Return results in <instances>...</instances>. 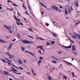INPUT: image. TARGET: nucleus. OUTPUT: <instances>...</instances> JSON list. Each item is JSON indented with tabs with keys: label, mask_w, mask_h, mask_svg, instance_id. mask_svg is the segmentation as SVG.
<instances>
[{
	"label": "nucleus",
	"mask_w": 80,
	"mask_h": 80,
	"mask_svg": "<svg viewBox=\"0 0 80 80\" xmlns=\"http://www.w3.org/2000/svg\"><path fill=\"white\" fill-rule=\"evenodd\" d=\"M73 8H72V6H71L70 7V8H68V12L69 13H70L71 12H72V10H73Z\"/></svg>",
	"instance_id": "obj_3"
},
{
	"label": "nucleus",
	"mask_w": 80,
	"mask_h": 80,
	"mask_svg": "<svg viewBox=\"0 0 80 80\" xmlns=\"http://www.w3.org/2000/svg\"><path fill=\"white\" fill-rule=\"evenodd\" d=\"M16 40V39L14 38L13 40H12V42H15Z\"/></svg>",
	"instance_id": "obj_43"
},
{
	"label": "nucleus",
	"mask_w": 80,
	"mask_h": 80,
	"mask_svg": "<svg viewBox=\"0 0 80 80\" xmlns=\"http://www.w3.org/2000/svg\"><path fill=\"white\" fill-rule=\"evenodd\" d=\"M72 75L73 77H77V76L74 74V72H72Z\"/></svg>",
	"instance_id": "obj_21"
},
{
	"label": "nucleus",
	"mask_w": 80,
	"mask_h": 80,
	"mask_svg": "<svg viewBox=\"0 0 80 80\" xmlns=\"http://www.w3.org/2000/svg\"><path fill=\"white\" fill-rule=\"evenodd\" d=\"M72 53H74V54L75 55H77V53H76V52H72Z\"/></svg>",
	"instance_id": "obj_44"
},
{
	"label": "nucleus",
	"mask_w": 80,
	"mask_h": 80,
	"mask_svg": "<svg viewBox=\"0 0 80 80\" xmlns=\"http://www.w3.org/2000/svg\"><path fill=\"white\" fill-rule=\"evenodd\" d=\"M9 10L10 11H12L13 12V9H10Z\"/></svg>",
	"instance_id": "obj_49"
},
{
	"label": "nucleus",
	"mask_w": 80,
	"mask_h": 80,
	"mask_svg": "<svg viewBox=\"0 0 80 80\" xmlns=\"http://www.w3.org/2000/svg\"><path fill=\"white\" fill-rule=\"evenodd\" d=\"M14 6V7H18V6L17 5H16L15 4L13 3L12 4Z\"/></svg>",
	"instance_id": "obj_32"
},
{
	"label": "nucleus",
	"mask_w": 80,
	"mask_h": 80,
	"mask_svg": "<svg viewBox=\"0 0 80 80\" xmlns=\"http://www.w3.org/2000/svg\"><path fill=\"white\" fill-rule=\"evenodd\" d=\"M52 62L53 63H57V62L55 61H52Z\"/></svg>",
	"instance_id": "obj_30"
},
{
	"label": "nucleus",
	"mask_w": 80,
	"mask_h": 80,
	"mask_svg": "<svg viewBox=\"0 0 80 80\" xmlns=\"http://www.w3.org/2000/svg\"><path fill=\"white\" fill-rule=\"evenodd\" d=\"M59 7V8H62V6H60Z\"/></svg>",
	"instance_id": "obj_64"
},
{
	"label": "nucleus",
	"mask_w": 80,
	"mask_h": 80,
	"mask_svg": "<svg viewBox=\"0 0 80 80\" xmlns=\"http://www.w3.org/2000/svg\"><path fill=\"white\" fill-rule=\"evenodd\" d=\"M8 64L9 65H11V63H10V62H8Z\"/></svg>",
	"instance_id": "obj_41"
},
{
	"label": "nucleus",
	"mask_w": 80,
	"mask_h": 80,
	"mask_svg": "<svg viewBox=\"0 0 80 80\" xmlns=\"http://www.w3.org/2000/svg\"><path fill=\"white\" fill-rule=\"evenodd\" d=\"M22 42L23 43L27 44H30V43L28 41H27V40H22Z\"/></svg>",
	"instance_id": "obj_2"
},
{
	"label": "nucleus",
	"mask_w": 80,
	"mask_h": 80,
	"mask_svg": "<svg viewBox=\"0 0 80 80\" xmlns=\"http://www.w3.org/2000/svg\"><path fill=\"white\" fill-rule=\"evenodd\" d=\"M19 68L20 69H21V70H23V68L22 67H19Z\"/></svg>",
	"instance_id": "obj_53"
},
{
	"label": "nucleus",
	"mask_w": 80,
	"mask_h": 80,
	"mask_svg": "<svg viewBox=\"0 0 80 80\" xmlns=\"http://www.w3.org/2000/svg\"><path fill=\"white\" fill-rule=\"evenodd\" d=\"M9 33H12V32H13L12 31V30H9Z\"/></svg>",
	"instance_id": "obj_38"
},
{
	"label": "nucleus",
	"mask_w": 80,
	"mask_h": 80,
	"mask_svg": "<svg viewBox=\"0 0 80 80\" xmlns=\"http://www.w3.org/2000/svg\"><path fill=\"white\" fill-rule=\"evenodd\" d=\"M72 47L73 51H74L76 50L75 49V46L74 45H72Z\"/></svg>",
	"instance_id": "obj_11"
},
{
	"label": "nucleus",
	"mask_w": 80,
	"mask_h": 80,
	"mask_svg": "<svg viewBox=\"0 0 80 80\" xmlns=\"http://www.w3.org/2000/svg\"><path fill=\"white\" fill-rule=\"evenodd\" d=\"M20 25H23V23H22L20 22Z\"/></svg>",
	"instance_id": "obj_58"
},
{
	"label": "nucleus",
	"mask_w": 80,
	"mask_h": 80,
	"mask_svg": "<svg viewBox=\"0 0 80 80\" xmlns=\"http://www.w3.org/2000/svg\"><path fill=\"white\" fill-rule=\"evenodd\" d=\"M52 35H53V36L54 37H57V34H55V33H53L52 34Z\"/></svg>",
	"instance_id": "obj_20"
},
{
	"label": "nucleus",
	"mask_w": 80,
	"mask_h": 80,
	"mask_svg": "<svg viewBox=\"0 0 80 80\" xmlns=\"http://www.w3.org/2000/svg\"><path fill=\"white\" fill-rule=\"evenodd\" d=\"M23 20H25V21H29L28 20H26L25 18H24Z\"/></svg>",
	"instance_id": "obj_55"
},
{
	"label": "nucleus",
	"mask_w": 80,
	"mask_h": 80,
	"mask_svg": "<svg viewBox=\"0 0 80 80\" xmlns=\"http://www.w3.org/2000/svg\"><path fill=\"white\" fill-rule=\"evenodd\" d=\"M67 63L68 65H72V63H70V62H67Z\"/></svg>",
	"instance_id": "obj_33"
},
{
	"label": "nucleus",
	"mask_w": 80,
	"mask_h": 80,
	"mask_svg": "<svg viewBox=\"0 0 80 80\" xmlns=\"http://www.w3.org/2000/svg\"><path fill=\"white\" fill-rule=\"evenodd\" d=\"M72 38H74V39H77V37L75 36V35H72Z\"/></svg>",
	"instance_id": "obj_18"
},
{
	"label": "nucleus",
	"mask_w": 80,
	"mask_h": 80,
	"mask_svg": "<svg viewBox=\"0 0 80 80\" xmlns=\"http://www.w3.org/2000/svg\"><path fill=\"white\" fill-rule=\"evenodd\" d=\"M26 52L28 53H30L31 55H32L33 57H35V55L33 54V53H32L31 52H30L29 51H26Z\"/></svg>",
	"instance_id": "obj_4"
},
{
	"label": "nucleus",
	"mask_w": 80,
	"mask_h": 80,
	"mask_svg": "<svg viewBox=\"0 0 80 80\" xmlns=\"http://www.w3.org/2000/svg\"><path fill=\"white\" fill-rule=\"evenodd\" d=\"M27 36L28 37H29V38H34L33 37V36H32L30 35H27Z\"/></svg>",
	"instance_id": "obj_23"
},
{
	"label": "nucleus",
	"mask_w": 80,
	"mask_h": 80,
	"mask_svg": "<svg viewBox=\"0 0 80 80\" xmlns=\"http://www.w3.org/2000/svg\"><path fill=\"white\" fill-rule=\"evenodd\" d=\"M59 52H58V53L59 54H61V52H60V50H59Z\"/></svg>",
	"instance_id": "obj_51"
},
{
	"label": "nucleus",
	"mask_w": 80,
	"mask_h": 80,
	"mask_svg": "<svg viewBox=\"0 0 80 80\" xmlns=\"http://www.w3.org/2000/svg\"><path fill=\"white\" fill-rule=\"evenodd\" d=\"M37 38L38 39V38H39L41 40H42L44 41V40H45V39H43V38H39L38 37H37Z\"/></svg>",
	"instance_id": "obj_15"
},
{
	"label": "nucleus",
	"mask_w": 80,
	"mask_h": 80,
	"mask_svg": "<svg viewBox=\"0 0 80 80\" xmlns=\"http://www.w3.org/2000/svg\"><path fill=\"white\" fill-rule=\"evenodd\" d=\"M41 60H40L39 62H38V64H39V63H41Z\"/></svg>",
	"instance_id": "obj_46"
},
{
	"label": "nucleus",
	"mask_w": 80,
	"mask_h": 80,
	"mask_svg": "<svg viewBox=\"0 0 80 80\" xmlns=\"http://www.w3.org/2000/svg\"><path fill=\"white\" fill-rule=\"evenodd\" d=\"M39 48H40V49H41V50H42L43 52H44V49H43V47H42V46L41 45L39 47Z\"/></svg>",
	"instance_id": "obj_17"
},
{
	"label": "nucleus",
	"mask_w": 80,
	"mask_h": 80,
	"mask_svg": "<svg viewBox=\"0 0 80 80\" xmlns=\"http://www.w3.org/2000/svg\"><path fill=\"white\" fill-rule=\"evenodd\" d=\"M63 47H64V48H71V47H72V46L71 45H70L68 47H66L64 46H63Z\"/></svg>",
	"instance_id": "obj_10"
},
{
	"label": "nucleus",
	"mask_w": 80,
	"mask_h": 80,
	"mask_svg": "<svg viewBox=\"0 0 80 80\" xmlns=\"http://www.w3.org/2000/svg\"><path fill=\"white\" fill-rule=\"evenodd\" d=\"M55 59H56V60H58V61H59V59H58L57 58H56Z\"/></svg>",
	"instance_id": "obj_59"
},
{
	"label": "nucleus",
	"mask_w": 80,
	"mask_h": 80,
	"mask_svg": "<svg viewBox=\"0 0 80 80\" xmlns=\"http://www.w3.org/2000/svg\"><path fill=\"white\" fill-rule=\"evenodd\" d=\"M18 62L19 64H22V61L21 60H19Z\"/></svg>",
	"instance_id": "obj_19"
},
{
	"label": "nucleus",
	"mask_w": 80,
	"mask_h": 80,
	"mask_svg": "<svg viewBox=\"0 0 80 80\" xmlns=\"http://www.w3.org/2000/svg\"><path fill=\"white\" fill-rule=\"evenodd\" d=\"M48 25H49V24H48V23H47L46 24V26H48Z\"/></svg>",
	"instance_id": "obj_60"
},
{
	"label": "nucleus",
	"mask_w": 80,
	"mask_h": 80,
	"mask_svg": "<svg viewBox=\"0 0 80 80\" xmlns=\"http://www.w3.org/2000/svg\"><path fill=\"white\" fill-rule=\"evenodd\" d=\"M4 26L5 27V28H6V29H8V30H10V28L9 27H8L6 25H4Z\"/></svg>",
	"instance_id": "obj_8"
},
{
	"label": "nucleus",
	"mask_w": 80,
	"mask_h": 80,
	"mask_svg": "<svg viewBox=\"0 0 80 80\" xmlns=\"http://www.w3.org/2000/svg\"><path fill=\"white\" fill-rule=\"evenodd\" d=\"M17 35V37H18V38H20V35Z\"/></svg>",
	"instance_id": "obj_57"
},
{
	"label": "nucleus",
	"mask_w": 80,
	"mask_h": 80,
	"mask_svg": "<svg viewBox=\"0 0 80 80\" xmlns=\"http://www.w3.org/2000/svg\"><path fill=\"white\" fill-rule=\"evenodd\" d=\"M16 23L18 25H20V23H19L17 21Z\"/></svg>",
	"instance_id": "obj_34"
},
{
	"label": "nucleus",
	"mask_w": 80,
	"mask_h": 80,
	"mask_svg": "<svg viewBox=\"0 0 80 80\" xmlns=\"http://www.w3.org/2000/svg\"><path fill=\"white\" fill-rule=\"evenodd\" d=\"M14 73H16V74H18V75H21V73H18L15 72H14Z\"/></svg>",
	"instance_id": "obj_28"
},
{
	"label": "nucleus",
	"mask_w": 80,
	"mask_h": 80,
	"mask_svg": "<svg viewBox=\"0 0 80 80\" xmlns=\"http://www.w3.org/2000/svg\"><path fill=\"white\" fill-rule=\"evenodd\" d=\"M15 20H16L17 21H17H18V22H20V20H21L20 19H19L18 18H16V19H15Z\"/></svg>",
	"instance_id": "obj_27"
},
{
	"label": "nucleus",
	"mask_w": 80,
	"mask_h": 80,
	"mask_svg": "<svg viewBox=\"0 0 80 80\" xmlns=\"http://www.w3.org/2000/svg\"><path fill=\"white\" fill-rule=\"evenodd\" d=\"M25 13H26V14H27V15H29V14H28V12H26Z\"/></svg>",
	"instance_id": "obj_56"
},
{
	"label": "nucleus",
	"mask_w": 80,
	"mask_h": 80,
	"mask_svg": "<svg viewBox=\"0 0 80 80\" xmlns=\"http://www.w3.org/2000/svg\"><path fill=\"white\" fill-rule=\"evenodd\" d=\"M5 53L7 55H8L9 56V57L10 59H12V58H14V56L12 55V54L9 53V52H6Z\"/></svg>",
	"instance_id": "obj_1"
},
{
	"label": "nucleus",
	"mask_w": 80,
	"mask_h": 80,
	"mask_svg": "<svg viewBox=\"0 0 80 80\" xmlns=\"http://www.w3.org/2000/svg\"><path fill=\"white\" fill-rule=\"evenodd\" d=\"M21 48L22 51H24V50H25V48L22 47Z\"/></svg>",
	"instance_id": "obj_24"
},
{
	"label": "nucleus",
	"mask_w": 80,
	"mask_h": 80,
	"mask_svg": "<svg viewBox=\"0 0 80 80\" xmlns=\"http://www.w3.org/2000/svg\"><path fill=\"white\" fill-rule=\"evenodd\" d=\"M48 80H52V78H51V77L49 76H48Z\"/></svg>",
	"instance_id": "obj_22"
},
{
	"label": "nucleus",
	"mask_w": 80,
	"mask_h": 80,
	"mask_svg": "<svg viewBox=\"0 0 80 80\" xmlns=\"http://www.w3.org/2000/svg\"><path fill=\"white\" fill-rule=\"evenodd\" d=\"M38 52H39V53H40V54H42V52H41V50H40L38 51Z\"/></svg>",
	"instance_id": "obj_31"
},
{
	"label": "nucleus",
	"mask_w": 80,
	"mask_h": 80,
	"mask_svg": "<svg viewBox=\"0 0 80 80\" xmlns=\"http://www.w3.org/2000/svg\"><path fill=\"white\" fill-rule=\"evenodd\" d=\"M51 43H52V44H54V43H55V41H53L51 42Z\"/></svg>",
	"instance_id": "obj_40"
},
{
	"label": "nucleus",
	"mask_w": 80,
	"mask_h": 80,
	"mask_svg": "<svg viewBox=\"0 0 80 80\" xmlns=\"http://www.w3.org/2000/svg\"><path fill=\"white\" fill-rule=\"evenodd\" d=\"M23 62L24 63H26V60H24L23 61Z\"/></svg>",
	"instance_id": "obj_45"
},
{
	"label": "nucleus",
	"mask_w": 80,
	"mask_h": 80,
	"mask_svg": "<svg viewBox=\"0 0 80 80\" xmlns=\"http://www.w3.org/2000/svg\"><path fill=\"white\" fill-rule=\"evenodd\" d=\"M67 8H65V13L66 15H67L68 14V12H67Z\"/></svg>",
	"instance_id": "obj_16"
},
{
	"label": "nucleus",
	"mask_w": 80,
	"mask_h": 80,
	"mask_svg": "<svg viewBox=\"0 0 80 80\" xmlns=\"http://www.w3.org/2000/svg\"><path fill=\"white\" fill-rule=\"evenodd\" d=\"M29 42H30V43H33V42L31 41H29Z\"/></svg>",
	"instance_id": "obj_61"
},
{
	"label": "nucleus",
	"mask_w": 80,
	"mask_h": 80,
	"mask_svg": "<svg viewBox=\"0 0 80 80\" xmlns=\"http://www.w3.org/2000/svg\"><path fill=\"white\" fill-rule=\"evenodd\" d=\"M56 7V6H53L51 7L53 9H55Z\"/></svg>",
	"instance_id": "obj_25"
},
{
	"label": "nucleus",
	"mask_w": 80,
	"mask_h": 80,
	"mask_svg": "<svg viewBox=\"0 0 80 80\" xmlns=\"http://www.w3.org/2000/svg\"><path fill=\"white\" fill-rule=\"evenodd\" d=\"M13 17L14 18L15 20L16 19H17V17L15 16V15H14L13 16Z\"/></svg>",
	"instance_id": "obj_36"
},
{
	"label": "nucleus",
	"mask_w": 80,
	"mask_h": 80,
	"mask_svg": "<svg viewBox=\"0 0 80 80\" xmlns=\"http://www.w3.org/2000/svg\"><path fill=\"white\" fill-rule=\"evenodd\" d=\"M28 7L29 10H30V11H31V8H30V6L28 5Z\"/></svg>",
	"instance_id": "obj_42"
},
{
	"label": "nucleus",
	"mask_w": 80,
	"mask_h": 80,
	"mask_svg": "<svg viewBox=\"0 0 80 80\" xmlns=\"http://www.w3.org/2000/svg\"><path fill=\"white\" fill-rule=\"evenodd\" d=\"M2 62H5L6 63V61H5V60H4V59H2Z\"/></svg>",
	"instance_id": "obj_39"
},
{
	"label": "nucleus",
	"mask_w": 80,
	"mask_h": 80,
	"mask_svg": "<svg viewBox=\"0 0 80 80\" xmlns=\"http://www.w3.org/2000/svg\"><path fill=\"white\" fill-rule=\"evenodd\" d=\"M22 7H23V8H25V9H26V7H25V6L24 5H23V6H22Z\"/></svg>",
	"instance_id": "obj_47"
},
{
	"label": "nucleus",
	"mask_w": 80,
	"mask_h": 80,
	"mask_svg": "<svg viewBox=\"0 0 80 80\" xmlns=\"http://www.w3.org/2000/svg\"><path fill=\"white\" fill-rule=\"evenodd\" d=\"M12 68V72H17V70H16L15 69V68H14L13 67H11Z\"/></svg>",
	"instance_id": "obj_12"
},
{
	"label": "nucleus",
	"mask_w": 80,
	"mask_h": 80,
	"mask_svg": "<svg viewBox=\"0 0 80 80\" xmlns=\"http://www.w3.org/2000/svg\"><path fill=\"white\" fill-rule=\"evenodd\" d=\"M9 80H13V79H12V78H9Z\"/></svg>",
	"instance_id": "obj_62"
},
{
	"label": "nucleus",
	"mask_w": 80,
	"mask_h": 80,
	"mask_svg": "<svg viewBox=\"0 0 80 80\" xmlns=\"http://www.w3.org/2000/svg\"><path fill=\"white\" fill-rule=\"evenodd\" d=\"M54 9L56 11H58V8L57 7H56Z\"/></svg>",
	"instance_id": "obj_26"
},
{
	"label": "nucleus",
	"mask_w": 80,
	"mask_h": 80,
	"mask_svg": "<svg viewBox=\"0 0 80 80\" xmlns=\"http://www.w3.org/2000/svg\"><path fill=\"white\" fill-rule=\"evenodd\" d=\"M75 35H76L77 36V37H78V39H80V35L76 33V34H75Z\"/></svg>",
	"instance_id": "obj_14"
},
{
	"label": "nucleus",
	"mask_w": 80,
	"mask_h": 80,
	"mask_svg": "<svg viewBox=\"0 0 80 80\" xmlns=\"http://www.w3.org/2000/svg\"><path fill=\"white\" fill-rule=\"evenodd\" d=\"M40 5H41L43 6V7L46 8H47V7L45 6V5H44V4H43L42 3H41L40 2Z\"/></svg>",
	"instance_id": "obj_13"
},
{
	"label": "nucleus",
	"mask_w": 80,
	"mask_h": 80,
	"mask_svg": "<svg viewBox=\"0 0 80 80\" xmlns=\"http://www.w3.org/2000/svg\"><path fill=\"white\" fill-rule=\"evenodd\" d=\"M12 43H11L9 46V47L8 48V49L9 50H10L11 49V48H12Z\"/></svg>",
	"instance_id": "obj_7"
},
{
	"label": "nucleus",
	"mask_w": 80,
	"mask_h": 80,
	"mask_svg": "<svg viewBox=\"0 0 80 80\" xmlns=\"http://www.w3.org/2000/svg\"><path fill=\"white\" fill-rule=\"evenodd\" d=\"M0 42H1V43H7V42L6 41H4L3 40H1V39H0Z\"/></svg>",
	"instance_id": "obj_9"
},
{
	"label": "nucleus",
	"mask_w": 80,
	"mask_h": 80,
	"mask_svg": "<svg viewBox=\"0 0 80 80\" xmlns=\"http://www.w3.org/2000/svg\"><path fill=\"white\" fill-rule=\"evenodd\" d=\"M33 73L34 75L35 76H36L37 74H36V73H34V72H33Z\"/></svg>",
	"instance_id": "obj_54"
},
{
	"label": "nucleus",
	"mask_w": 80,
	"mask_h": 80,
	"mask_svg": "<svg viewBox=\"0 0 80 80\" xmlns=\"http://www.w3.org/2000/svg\"><path fill=\"white\" fill-rule=\"evenodd\" d=\"M8 2H11V3H12V2L10 1V0H8Z\"/></svg>",
	"instance_id": "obj_48"
},
{
	"label": "nucleus",
	"mask_w": 80,
	"mask_h": 80,
	"mask_svg": "<svg viewBox=\"0 0 80 80\" xmlns=\"http://www.w3.org/2000/svg\"><path fill=\"white\" fill-rule=\"evenodd\" d=\"M28 29L30 32H32V30L31 29H30V28H28Z\"/></svg>",
	"instance_id": "obj_50"
},
{
	"label": "nucleus",
	"mask_w": 80,
	"mask_h": 80,
	"mask_svg": "<svg viewBox=\"0 0 80 80\" xmlns=\"http://www.w3.org/2000/svg\"><path fill=\"white\" fill-rule=\"evenodd\" d=\"M30 13L31 15H32V16L34 15L33 14V13H32V12L31 11H30Z\"/></svg>",
	"instance_id": "obj_37"
},
{
	"label": "nucleus",
	"mask_w": 80,
	"mask_h": 80,
	"mask_svg": "<svg viewBox=\"0 0 80 80\" xmlns=\"http://www.w3.org/2000/svg\"><path fill=\"white\" fill-rule=\"evenodd\" d=\"M39 58L40 59V60H42V59H43V58L42 57H40Z\"/></svg>",
	"instance_id": "obj_52"
},
{
	"label": "nucleus",
	"mask_w": 80,
	"mask_h": 80,
	"mask_svg": "<svg viewBox=\"0 0 80 80\" xmlns=\"http://www.w3.org/2000/svg\"><path fill=\"white\" fill-rule=\"evenodd\" d=\"M47 45H49L50 43H49V42H47Z\"/></svg>",
	"instance_id": "obj_63"
},
{
	"label": "nucleus",
	"mask_w": 80,
	"mask_h": 80,
	"mask_svg": "<svg viewBox=\"0 0 80 80\" xmlns=\"http://www.w3.org/2000/svg\"><path fill=\"white\" fill-rule=\"evenodd\" d=\"M80 23V21H79L78 22H77L75 24V25H78V24H79Z\"/></svg>",
	"instance_id": "obj_29"
},
{
	"label": "nucleus",
	"mask_w": 80,
	"mask_h": 80,
	"mask_svg": "<svg viewBox=\"0 0 80 80\" xmlns=\"http://www.w3.org/2000/svg\"><path fill=\"white\" fill-rule=\"evenodd\" d=\"M63 77L64 78H65V80H66L67 78V77H66L65 76H64Z\"/></svg>",
	"instance_id": "obj_35"
},
{
	"label": "nucleus",
	"mask_w": 80,
	"mask_h": 80,
	"mask_svg": "<svg viewBox=\"0 0 80 80\" xmlns=\"http://www.w3.org/2000/svg\"><path fill=\"white\" fill-rule=\"evenodd\" d=\"M75 5H76V7H78V1L76 0V2H75Z\"/></svg>",
	"instance_id": "obj_6"
},
{
	"label": "nucleus",
	"mask_w": 80,
	"mask_h": 80,
	"mask_svg": "<svg viewBox=\"0 0 80 80\" xmlns=\"http://www.w3.org/2000/svg\"><path fill=\"white\" fill-rule=\"evenodd\" d=\"M3 72L4 73L3 74H4V75H8L9 74V73H8V72L3 71Z\"/></svg>",
	"instance_id": "obj_5"
}]
</instances>
